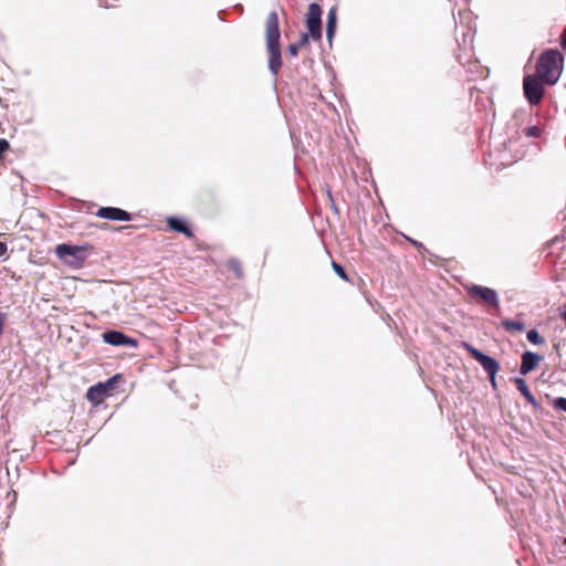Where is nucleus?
<instances>
[{
	"mask_svg": "<svg viewBox=\"0 0 566 566\" xmlns=\"http://www.w3.org/2000/svg\"><path fill=\"white\" fill-rule=\"evenodd\" d=\"M99 6H102V7H104V8H109V7H112V4H111V3H108L106 0H105V1H104V0H99Z\"/></svg>",
	"mask_w": 566,
	"mask_h": 566,
	"instance_id": "7c9ffc66",
	"label": "nucleus"
},
{
	"mask_svg": "<svg viewBox=\"0 0 566 566\" xmlns=\"http://www.w3.org/2000/svg\"><path fill=\"white\" fill-rule=\"evenodd\" d=\"M280 36L279 15L275 11H271L265 21V39L269 53V70L273 76L279 74L282 66Z\"/></svg>",
	"mask_w": 566,
	"mask_h": 566,
	"instance_id": "f257e3e1",
	"label": "nucleus"
},
{
	"mask_svg": "<svg viewBox=\"0 0 566 566\" xmlns=\"http://www.w3.org/2000/svg\"><path fill=\"white\" fill-rule=\"evenodd\" d=\"M337 28V7L334 6L328 10L327 21H326V39L332 46L333 39Z\"/></svg>",
	"mask_w": 566,
	"mask_h": 566,
	"instance_id": "f8f14e48",
	"label": "nucleus"
},
{
	"mask_svg": "<svg viewBox=\"0 0 566 566\" xmlns=\"http://www.w3.org/2000/svg\"><path fill=\"white\" fill-rule=\"evenodd\" d=\"M407 239L412 243V245H415V247H416V248H418L419 250L424 249V247H423V244H422L421 242H418V241L412 240V239H410V238H407Z\"/></svg>",
	"mask_w": 566,
	"mask_h": 566,
	"instance_id": "bb28decb",
	"label": "nucleus"
},
{
	"mask_svg": "<svg viewBox=\"0 0 566 566\" xmlns=\"http://www.w3.org/2000/svg\"><path fill=\"white\" fill-rule=\"evenodd\" d=\"M554 407L556 409L563 410L566 412V398L565 397H558L554 400Z\"/></svg>",
	"mask_w": 566,
	"mask_h": 566,
	"instance_id": "6ab92c4d",
	"label": "nucleus"
},
{
	"mask_svg": "<svg viewBox=\"0 0 566 566\" xmlns=\"http://www.w3.org/2000/svg\"><path fill=\"white\" fill-rule=\"evenodd\" d=\"M465 290L471 297H476L495 308L500 307L499 294L494 289L471 284L465 286Z\"/></svg>",
	"mask_w": 566,
	"mask_h": 566,
	"instance_id": "0eeeda50",
	"label": "nucleus"
},
{
	"mask_svg": "<svg viewBox=\"0 0 566 566\" xmlns=\"http://www.w3.org/2000/svg\"><path fill=\"white\" fill-rule=\"evenodd\" d=\"M502 326L506 331L523 332L525 331V324L521 321L504 319Z\"/></svg>",
	"mask_w": 566,
	"mask_h": 566,
	"instance_id": "2eb2a0df",
	"label": "nucleus"
},
{
	"mask_svg": "<svg viewBox=\"0 0 566 566\" xmlns=\"http://www.w3.org/2000/svg\"><path fill=\"white\" fill-rule=\"evenodd\" d=\"M310 36H311V34L302 33L300 42L297 44H300V46H303L304 44H306L308 42Z\"/></svg>",
	"mask_w": 566,
	"mask_h": 566,
	"instance_id": "b1692460",
	"label": "nucleus"
},
{
	"mask_svg": "<svg viewBox=\"0 0 566 566\" xmlns=\"http://www.w3.org/2000/svg\"><path fill=\"white\" fill-rule=\"evenodd\" d=\"M558 546L562 553H566V538H562Z\"/></svg>",
	"mask_w": 566,
	"mask_h": 566,
	"instance_id": "cd10ccee",
	"label": "nucleus"
},
{
	"mask_svg": "<svg viewBox=\"0 0 566 566\" xmlns=\"http://www.w3.org/2000/svg\"><path fill=\"white\" fill-rule=\"evenodd\" d=\"M8 251V245L6 242L0 241V258L4 256Z\"/></svg>",
	"mask_w": 566,
	"mask_h": 566,
	"instance_id": "393cba45",
	"label": "nucleus"
},
{
	"mask_svg": "<svg viewBox=\"0 0 566 566\" xmlns=\"http://www.w3.org/2000/svg\"><path fill=\"white\" fill-rule=\"evenodd\" d=\"M7 317L8 316H7L6 313L0 312V336L3 333V328H4V324H6Z\"/></svg>",
	"mask_w": 566,
	"mask_h": 566,
	"instance_id": "4be33fe9",
	"label": "nucleus"
},
{
	"mask_svg": "<svg viewBox=\"0 0 566 566\" xmlns=\"http://www.w3.org/2000/svg\"><path fill=\"white\" fill-rule=\"evenodd\" d=\"M306 27L314 41L322 39V8L316 2H312L308 6Z\"/></svg>",
	"mask_w": 566,
	"mask_h": 566,
	"instance_id": "39448f33",
	"label": "nucleus"
},
{
	"mask_svg": "<svg viewBox=\"0 0 566 566\" xmlns=\"http://www.w3.org/2000/svg\"><path fill=\"white\" fill-rule=\"evenodd\" d=\"M332 268L338 277H340L344 281H348V275L343 265L335 261H332Z\"/></svg>",
	"mask_w": 566,
	"mask_h": 566,
	"instance_id": "f3484780",
	"label": "nucleus"
},
{
	"mask_svg": "<svg viewBox=\"0 0 566 566\" xmlns=\"http://www.w3.org/2000/svg\"><path fill=\"white\" fill-rule=\"evenodd\" d=\"M228 266L238 277L242 276V268L238 260L230 259L228 262Z\"/></svg>",
	"mask_w": 566,
	"mask_h": 566,
	"instance_id": "a211bd4d",
	"label": "nucleus"
},
{
	"mask_svg": "<svg viewBox=\"0 0 566 566\" xmlns=\"http://www.w3.org/2000/svg\"><path fill=\"white\" fill-rule=\"evenodd\" d=\"M526 338L534 345H542L545 340L536 329H530L526 334Z\"/></svg>",
	"mask_w": 566,
	"mask_h": 566,
	"instance_id": "dca6fc26",
	"label": "nucleus"
},
{
	"mask_svg": "<svg viewBox=\"0 0 566 566\" xmlns=\"http://www.w3.org/2000/svg\"><path fill=\"white\" fill-rule=\"evenodd\" d=\"M464 348L482 366L488 376L497 374L500 364L495 358L482 353L480 349L468 343H464Z\"/></svg>",
	"mask_w": 566,
	"mask_h": 566,
	"instance_id": "423d86ee",
	"label": "nucleus"
},
{
	"mask_svg": "<svg viewBox=\"0 0 566 566\" xmlns=\"http://www.w3.org/2000/svg\"><path fill=\"white\" fill-rule=\"evenodd\" d=\"M543 81L537 75H525L523 80V90L524 95L527 102L535 106L539 104L543 99L545 90L543 86Z\"/></svg>",
	"mask_w": 566,
	"mask_h": 566,
	"instance_id": "20e7f679",
	"label": "nucleus"
},
{
	"mask_svg": "<svg viewBox=\"0 0 566 566\" xmlns=\"http://www.w3.org/2000/svg\"><path fill=\"white\" fill-rule=\"evenodd\" d=\"M467 39H469V43H471V42H472V36H471V34H470V33H464V34H463V42H462V43H459V46H460V48H462V46H464V48H465V46L468 45V40H467Z\"/></svg>",
	"mask_w": 566,
	"mask_h": 566,
	"instance_id": "5701e85b",
	"label": "nucleus"
},
{
	"mask_svg": "<svg viewBox=\"0 0 566 566\" xmlns=\"http://www.w3.org/2000/svg\"><path fill=\"white\" fill-rule=\"evenodd\" d=\"M564 56L556 49L545 50L536 63V75L547 85L558 82L563 71Z\"/></svg>",
	"mask_w": 566,
	"mask_h": 566,
	"instance_id": "f03ea898",
	"label": "nucleus"
},
{
	"mask_svg": "<svg viewBox=\"0 0 566 566\" xmlns=\"http://www.w3.org/2000/svg\"><path fill=\"white\" fill-rule=\"evenodd\" d=\"M55 254L66 265L78 269L87 258V247L61 243L56 245Z\"/></svg>",
	"mask_w": 566,
	"mask_h": 566,
	"instance_id": "7ed1b4c3",
	"label": "nucleus"
},
{
	"mask_svg": "<svg viewBox=\"0 0 566 566\" xmlns=\"http://www.w3.org/2000/svg\"><path fill=\"white\" fill-rule=\"evenodd\" d=\"M525 133L530 137H538L539 136V129L536 126H530L525 129Z\"/></svg>",
	"mask_w": 566,
	"mask_h": 566,
	"instance_id": "aec40b11",
	"label": "nucleus"
},
{
	"mask_svg": "<svg viewBox=\"0 0 566 566\" xmlns=\"http://www.w3.org/2000/svg\"><path fill=\"white\" fill-rule=\"evenodd\" d=\"M167 223L176 232L184 233L187 237L191 238L193 234L188 226V222L180 217H169L167 219Z\"/></svg>",
	"mask_w": 566,
	"mask_h": 566,
	"instance_id": "ddd939ff",
	"label": "nucleus"
},
{
	"mask_svg": "<svg viewBox=\"0 0 566 566\" xmlns=\"http://www.w3.org/2000/svg\"><path fill=\"white\" fill-rule=\"evenodd\" d=\"M98 218L116 221H130L132 214L126 210L116 207H102L97 210Z\"/></svg>",
	"mask_w": 566,
	"mask_h": 566,
	"instance_id": "9d476101",
	"label": "nucleus"
},
{
	"mask_svg": "<svg viewBox=\"0 0 566 566\" xmlns=\"http://www.w3.org/2000/svg\"><path fill=\"white\" fill-rule=\"evenodd\" d=\"M514 382L516 385V388L518 389V391L521 392V395L535 408H538L539 405L536 400V398L534 397V395L530 391L528 387H527V384L525 381V379L523 378H520V377H516L514 379Z\"/></svg>",
	"mask_w": 566,
	"mask_h": 566,
	"instance_id": "4468645a",
	"label": "nucleus"
},
{
	"mask_svg": "<svg viewBox=\"0 0 566 566\" xmlns=\"http://www.w3.org/2000/svg\"><path fill=\"white\" fill-rule=\"evenodd\" d=\"M521 358H522V361H521V366H520V374L525 376L528 373H531L533 369H535L536 366L539 364V361L543 360L544 357L536 353L526 350L522 354Z\"/></svg>",
	"mask_w": 566,
	"mask_h": 566,
	"instance_id": "9b49d317",
	"label": "nucleus"
},
{
	"mask_svg": "<svg viewBox=\"0 0 566 566\" xmlns=\"http://www.w3.org/2000/svg\"><path fill=\"white\" fill-rule=\"evenodd\" d=\"M119 378V375H114L109 377L106 381L98 382L90 387L86 394V398L91 401L98 402L103 398L111 396L115 387V384Z\"/></svg>",
	"mask_w": 566,
	"mask_h": 566,
	"instance_id": "6e6552de",
	"label": "nucleus"
},
{
	"mask_svg": "<svg viewBox=\"0 0 566 566\" xmlns=\"http://www.w3.org/2000/svg\"><path fill=\"white\" fill-rule=\"evenodd\" d=\"M489 379H490L491 386H492L494 389H496V375L489 376Z\"/></svg>",
	"mask_w": 566,
	"mask_h": 566,
	"instance_id": "c85d7f7f",
	"label": "nucleus"
},
{
	"mask_svg": "<svg viewBox=\"0 0 566 566\" xmlns=\"http://www.w3.org/2000/svg\"><path fill=\"white\" fill-rule=\"evenodd\" d=\"M102 337L106 344H109L112 346H137V340L135 338H132L119 331H106L103 333Z\"/></svg>",
	"mask_w": 566,
	"mask_h": 566,
	"instance_id": "1a4fd4ad",
	"label": "nucleus"
},
{
	"mask_svg": "<svg viewBox=\"0 0 566 566\" xmlns=\"http://www.w3.org/2000/svg\"><path fill=\"white\" fill-rule=\"evenodd\" d=\"M300 44L297 43H291L289 46H287V51L290 53L291 56H296L297 53H298V50H300Z\"/></svg>",
	"mask_w": 566,
	"mask_h": 566,
	"instance_id": "412c9836",
	"label": "nucleus"
},
{
	"mask_svg": "<svg viewBox=\"0 0 566 566\" xmlns=\"http://www.w3.org/2000/svg\"><path fill=\"white\" fill-rule=\"evenodd\" d=\"M328 197H329V199L332 201V209L337 213L338 212L337 207L335 206V203L333 201V198H332V193L329 191H328Z\"/></svg>",
	"mask_w": 566,
	"mask_h": 566,
	"instance_id": "c756f323",
	"label": "nucleus"
},
{
	"mask_svg": "<svg viewBox=\"0 0 566 566\" xmlns=\"http://www.w3.org/2000/svg\"><path fill=\"white\" fill-rule=\"evenodd\" d=\"M560 46L566 50V25L560 36Z\"/></svg>",
	"mask_w": 566,
	"mask_h": 566,
	"instance_id": "a878e982",
	"label": "nucleus"
}]
</instances>
